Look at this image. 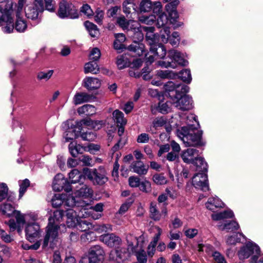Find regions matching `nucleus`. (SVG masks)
I'll return each instance as SVG.
<instances>
[{"mask_svg": "<svg viewBox=\"0 0 263 263\" xmlns=\"http://www.w3.org/2000/svg\"><path fill=\"white\" fill-rule=\"evenodd\" d=\"M64 215L63 210H56L53 215L49 218L48 224L46 227V235L43 239L42 248H46L49 245L53 248L58 241V230L61 228L65 229V224H60Z\"/></svg>", "mask_w": 263, "mask_h": 263, "instance_id": "obj_1", "label": "nucleus"}, {"mask_svg": "<svg viewBox=\"0 0 263 263\" xmlns=\"http://www.w3.org/2000/svg\"><path fill=\"white\" fill-rule=\"evenodd\" d=\"M178 137L183 141L185 146H195L203 144L201 137L202 132L192 127V125L183 126L178 130Z\"/></svg>", "mask_w": 263, "mask_h": 263, "instance_id": "obj_2", "label": "nucleus"}, {"mask_svg": "<svg viewBox=\"0 0 263 263\" xmlns=\"http://www.w3.org/2000/svg\"><path fill=\"white\" fill-rule=\"evenodd\" d=\"M13 13V3L8 1L5 5V9L0 11V26L5 33H11L15 28L12 17Z\"/></svg>", "mask_w": 263, "mask_h": 263, "instance_id": "obj_3", "label": "nucleus"}, {"mask_svg": "<svg viewBox=\"0 0 263 263\" xmlns=\"http://www.w3.org/2000/svg\"><path fill=\"white\" fill-rule=\"evenodd\" d=\"M105 252L99 245L91 247L87 254L81 257L79 263H102L104 259Z\"/></svg>", "mask_w": 263, "mask_h": 263, "instance_id": "obj_4", "label": "nucleus"}, {"mask_svg": "<svg viewBox=\"0 0 263 263\" xmlns=\"http://www.w3.org/2000/svg\"><path fill=\"white\" fill-rule=\"evenodd\" d=\"M188 62L184 59L181 53L175 50H171L168 52V55L164 61H160L159 64L161 67L175 68L177 64L186 66Z\"/></svg>", "mask_w": 263, "mask_h": 263, "instance_id": "obj_5", "label": "nucleus"}, {"mask_svg": "<svg viewBox=\"0 0 263 263\" xmlns=\"http://www.w3.org/2000/svg\"><path fill=\"white\" fill-rule=\"evenodd\" d=\"M133 39L134 42L128 47V50L132 52L133 56L140 57L146 54L144 45L140 42L143 39V34L140 28L129 34Z\"/></svg>", "mask_w": 263, "mask_h": 263, "instance_id": "obj_6", "label": "nucleus"}, {"mask_svg": "<svg viewBox=\"0 0 263 263\" xmlns=\"http://www.w3.org/2000/svg\"><path fill=\"white\" fill-rule=\"evenodd\" d=\"M57 15L62 19H76L79 17L78 9L70 2L62 0L59 3Z\"/></svg>", "mask_w": 263, "mask_h": 263, "instance_id": "obj_7", "label": "nucleus"}, {"mask_svg": "<svg viewBox=\"0 0 263 263\" xmlns=\"http://www.w3.org/2000/svg\"><path fill=\"white\" fill-rule=\"evenodd\" d=\"M83 173L86 178L91 180L95 185H102L108 181L106 173L103 169H95L91 171L88 168H84Z\"/></svg>", "mask_w": 263, "mask_h": 263, "instance_id": "obj_8", "label": "nucleus"}, {"mask_svg": "<svg viewBox=\"0 0 263 263\" xmlns=\"http://www.w3.org/2000/svg\"><path fill=\"white\" fill-rule=\"evenodd\" d=\"M163 89L166 92L175 91V96L174 99H192V97L187 94L190 88L188 86L183 85L181 88L179 86H176L172 81H168L163 85Z\"/></svg>", "mask_w": 263, "mask_h": 263, "instance_id": "obj_9", "label": "nucleus"}, {"mask_svg": "<svg viewBox=\"0 0 263 263\" xmlns=\"http://www.w3.org/2000/svg\"><path fill=\"white\" fill-rule=\"evenodd\" d=\"M26 16L31 20H36L40 13L44 10L43 0H34L33 3L28 4L25 7Z\"/></svg>", "mask_w": 263, "mask_h": 263, "instance_id": "obj_10", "label": "nucleus"}, {"mask_svg": "<svg viewBox=\"0 0 263 263\" xmlns=\"http://www.w3.org/2000/svg\"><path fill=\"white\" fill-rule=\"evenodd\" d=\"M52 205L54 208H57L62 204L69 207H74L78 202L72 196H69L66 198V195L63 194H55L51 200Z\"/></svg>", "mask_w": 263, "mask_h": 263, "instance_id": "obj_11", "label": "nucleus"}, {"mask_svg": "<svg viewBox=\"0 0 263 263\" xmlns=\"http://www.w3.org/2000/svg\"><path fill=\"white\" fill-rule=\"evenodd\" d=\"M130 254L127 248L122 246L115 248L110 251L109 254L110 259L117 263H123L127 260Z\"/></svg>", "mask_w": 263, "mask_h": 263, "instance_id": "obj_12", "label": "nucleus"}, {"mask_svg": "<svg viewBox=\"0 0 263 263\" xmlns=\"http://www.w3.org/2000/svg\"><path fill=\"white\" fill-rule=\"evenodd\" d=\"M52 188L54 191L60 192L64 190L66 192L72 191V187L62 174H58L54 178Z\"/></svg>", "mask_w": 263, "mask_h": 263, "instance_id": "obj_13", "label": "nucleus"}, {"mask_svg": "<svg viewBox=\"0 0 263 263\" xmlns=\"http://www.w3.org/2000/svg\"><path fill=\"white\" fill-rule=\"evenodd\" d=\"M25 233L26 239L30 242H33L40 237L42 231L37 223H28L25 228Z\"/></svg>", "mask_w": 263, "mask_h": 263, "instance_id": "obj_14", "label": "nucleus"}, {"mask_svg": "<svg viewBox=\"0 0 263 263\" xmlns=\"http://www.w3.org/2000/svg\"><path fill=\"white\" fill-rule=\"evenodd\" d=\"M192 184L196 189L202 191L209 190L208 176L205 173H198L195 175L192 178Z\"/></svg>", "mask_w": 263, "mask_h": 263, "instance_id": "obj_15", "label": "nucleus"}, {"mask_svg": "<svg viewBox=\"0 0 263 263\" xmlns=\"http://www.w3.org/2000/svg\"><path fill=\"white\" fill-rule=\"evenodd\" d=\"M100 240L110 248H116L122 245V240L114 233H107L102 235Z\"/></svg>", "mask_w": 263, "mask_h": 263, "instance_id": "obj_16", "label": "nucleus"}, {"mask_svg": "<svg viewBox=\"0 0 263 263\" xmlns=\"http://www.w3.org/2000/svg\"><path fill=\"white\" fill-rule=\"evenodd\" d=\"M259 247L254 243L249 242L246 246L242 247L238 252V256L239 259H244L249 258L252 254H260Z\"/></svg>", "mask_w": 263, "mask_h": 263, "instance_id": "obj_17", "label": "nucleus"}, {"mask_svg": "<svg viewBox=\"0 0 263 263\" xmlns=\"http://www.w3.org/2000/svg\"><path fill=\"white\" fill-rule=\"evenodd\" d=\"M149 216L155 221H159L162 216L165 217L167 214V211L165 207H164L161 212L158 210L157 203L155 202H152L149 206Z\"/></svg>", "mask_w": 263, "mask_h": 263, "instance_id": "obj_18", "label": "nucleus"}, {"mask_svg": "<svg viewBox=\"0 0 263 263\" xmlns=\"http://www.w3.org/2000/svg\"><path fill=\"white\" fill-rule=\"evenodd\" d=\"M71 121H67L66 124H67L69 126L70 125V127L65 132L64 134V138L66 142H70L76 138H77L79 134L81 133V130L78 129L77 126H75V123L73 124Z\"/></svg>", "mask_w": 263, "mask_h": 263, "instance_id": "obj_19", "label": "nucleus"}, {"mask_svg": "<svg viewBox=\"0 0 263 263\" xmlns=\"http://www.w3.org/2000/svg\"><path fill=\"white\" fill-rule=\"evenodd\" d=\"M199 156V152L198 150L193 148H190L183 151L181 157L184 162L188 164H193Z\"/></svg>", "mask_w": 263, "mask_h": 263, "instance_id": "obj_20", "label": "nucleus"}, {"mask_svg": "<svg viewBox=\"0 0 263 263\" xmlns=\"http://www.w3.org/2000/svg\"><path fill=\"white\" fill-rule=\"evenodd\" d=\"M92 190L88 187L86 185L80 183L79 185L77 186L76 189L74 191L73 195H72L76 198L83 197L88 198L92 196Z\"/></svg>", "mask_w": 263, "mask_h": 263, "instance_id": "obj_21", "label": "nucleus"}, {"mask_svg": "<svg viewBox=\"0 0 263 263\" xmlns=\"http://www.w3.org/2000/svg\"><path fill=\"white\" fill-rule=\"evenodd\" d=\"M142 28L146 32L145 38L150 47L159 44V36L154 33L155 28L154 27H143Z\"/></svg>", "mask_w": 263, "mask_h": 263, "instance_id": "obj_22", "label": "nucleus"}, {"mask_svg": "<svg viewBox=\"0 0 263 263\" xmlns=\"http://www.w3.org/2000/svg\"><path fill=\"white\" fill-rule=\"evenodd\" d=\"M179 1L176 0L167 4L165 6V8L170 17V21L172 23L176 21L178 17V14L176 10V7L178 5Z\"/></svg>", "mask_w": 263, "mask_h": 263, "instance_id": "obj_23", "label": "nucleus"}, {"mask_svg": "<svg viewBox=\"0 0 263 263\" xmlns=\"http://www.w3.org/2000/svg\"><path fill=\"white\" fill-rule=\"evenodd\" d=\"M133 172L139 175H145L147 174L149 166L145 165L144 163L140 161H136L133 162L131 165Z\"/></svg>", "mask_w": 263, "mask_h": 263, "instance_id": "obj_24", "label": "nucleus"}, {"mask_svg": "<svg viewBox=\"0 0 263 263\" xmlns=\"http://www.w3.org/2000/svg\"><path fill=\"white\" fill-rule=\"evenodd\" d=\"M127 243V250H130L132 252H137L140 247H142V244L139 243L137 238L132 235H128L126 237Z\"/></svg>", "mask_w": 263, "mask_h": 263, "instance_id": "obj_25", "label": "nucleus"}, {"mask_svg": "<svg viewBox=\"0 0 263 263\" xmlns=\"http://www.w3.org/2000/svg\"><path fill=\"white\" fill-rule=\"evenodd\" d=\"M83 86L88 90L99 88L101 86L99 79L93 77H86L83 81Z\"/></svg>", "mask_w": 263, "mask_h": 263, "instance_id": "obj_26", "label": "nucleus"}, {"mask_svg": "<svg viewBox=\"0 0 263 263\" xmlns=\"http://www.w3.org/2000/svg\"><path fill=\"white\" fill-rule=\"evenodd\" d=\"M173 105L178 109L181 110H189L193 107L192 100H173Z\"/></svg>", "mask_w": 263, "mask_h": 263, "instance_id": "obj_27", "label": "nucleus"}, {"mask_svg": "<svg viewBox=\"0 0 263 263\" xmlns=\"http://www.w3.org/2000/svg\"><path fill=\"white\" fill-rule=\"evenodd\" d=\"M149 50L155 57H157V58L159 59H163L166 53V49L164 46L160 43L150 47Z\"/></svg>", "mask_w": 263, "mask_h": 263, "instance_id": "obj_28", "label": "nucleus"}, {"mask_svg": "<svg viewBox=\"0 0 263 263\" xmlns=\"http://www.w3.org/2000/svg\"><path fill=\"white\" fill-rule=\"evenodd\" d=\"M223 204L222 201L217 197L209 198L205 204L206 208L212 211H214L217 208H222Z\"/></svg>", "mask_w": 263, "mask_h": 263, "instance_id": "obj_29", "label": "nucleus"}, {"mask_svg": "<svg viewBox=\"0 0 263 263\" xmlns=\"http://www.w3.org/2000/svg\"><path fill=\"white\" fill-rule=\"evenodd\" d=\"M86 177L83 172L81 173L77 169L72 170L69 174V178L71 183L79 182Z\"/></svg>", "mask_w": 263, "mask_h": 263, "instance_id": "obj_30", "label": "nucleus"}, {"mask_svg": "<svg viewBox=\"0 0 263 263\" xmlns=\"http://www.w3.org/2000/svg\"><path fill=\"white\" fill-rule=\"evenodd\" d=\"M112 118L117 125L126 124L127 120L124 118L123 113L118 109L112 112Z\"/></svg>", "mask_w": 263, "mask_h": 263, "instance_id": "obj_31", "label": "nucleus"}, {"mask_svg": "<svg viewBox=\"0 0 263 263\" xmlns=\"http://www.w3.org/2000/svg\"><path fill=\"white\" fill-rule=\"evenodd\" d=\"M218 228L221 230H226L227 232H234L239 229V226L235 221H231L229 222L221 223L218 225Z\"/></svg>", "mask_w": 263, "mask_h": 263, "instance_id": "obj_32", "label": "nucleus"}, {"mask_svg": "<svg viewBox=\"0 0 263 263\" xmlns=\"http://www.w3.org/2000/svg\"><path fill=\"white\" fill-rule=\"evenodd\" d=\"M95 61H91L85 64L84 71L85 73H91L97 74L100 71L98 64Z\"/></svg>", "mask_w": 263, "mask_h": 263, "instance_id": "obj_33", "label": "nucleus"}, {"mask_svg": "<svg viewBox=\"0 0 263 263\" xmlns=\"http://www.w3.org/2000/svg\"><path fill=\"white\" fill-rule=\"evenodd\" d=\"M234 216V213L231 210H227L222 212L212 214L211 217L214 220L231 218Z\"/></svg>", "mask_w": 263, "mask_h": 263, "instance_id": "obj_34", "label": "nucleus"}, {"mask_svg": "<svg viewBox=\"0 0 263 263\" xmlns=\"http://www.w3.org/2000/svg\"><path fill=\"white\" fill-rule=\"evenodd\" d=\"M165 100H161L157 106V110L162 114H166L171 110V107L173 102L170 101H164Z\"/></svg>", "mask_w": 263, "mask_h": 263, "instance_id": "obj_35", "label": "nucleus"}, {"mask_svg": "<svg viewBox=\"0 0 263 263\" xmlns=\"http://www.w3.org/2000/svg\"><path fill=\"white\" fill-rule=\"evenodd\" d=\"M193 164L196 166L199 171L206 172L208 171V164L202 157L198 156Z\"/></svg>", "mask_w": 263, "mask_h": 263, "instance_id": "obj_36", "label": "nucleus"}, {"mask_svg": "<svg viewBox=\"0 0 263 263\" xmlns=\"http://www.w3.org/2000/svg\"><path fill=\"white\" fill-rule=\"evenodd\" d=\"M84 24L91 37H96L99 34V29L95 24L88 21H85Z\"/></svg>", "mask_w": 263, "mask_h": 263, "instance_id": "obj_37", "label": "nucleus"}, {"mask_svg": "<svg viewBox=\"0 0 263 263\" xmlns=\"http://www.w3.org/2000/svg\"><path fill=\"white\" fill-rule=\"evenodd\" d=\"M96 124V122H94L90 119H83L80 121L75 122V126H77L78 129L82 130L84 127H94V124Z\"/></svg>", "mask_w": 263, "mask_h": 263, "instance_id": "obj_38", "label": "nucleus"}, {"mask_svg": "<svg viewBox=\"0 0 263 263\" xmlns=\"http://www.w3.org/2000/svg\"><path fill=\"white\" fill-rule=\"evenodd\" d=\"M14 27L17 32H24L27 27L26 20L21 17H16Z\"/></svg>", "mask_w": 263, "mask_h": 263, "instance_id": "obj_39", "label": "nucleus"}, {"mask_svg": "<svg viewBox=\"0 0 263 263\" xmlns=\"http://www.w3.org/2000/svg\"><path fill=\"white\" fill-rule=\"evenodd\" d=\"M14 211V207L11 204L4 203L0 205V211L9 217L12 216Z\"/></svg>", "mask_w": 263, "mask_h": 263, "instance_id": "obj_40", "label": "nucleus"}, {"mask_svg": "<svg viewBox=\"0 0 263 263\" xmlns=\"http://www.w3.org/2000/svg\"><path fill=\"white\" fill-rule=\"evenodd\" d=\"M79 114H84L89 116L95 112V108L93 106L89 104H85L78 109Z\"/></svg>", "mask_w": 263, "mask_h": 263, "instance_id": "obj_41", "label": "nucleus"}, {"mask_svg": "<svg viewBox=\"0 0 263 263\" xmlns=\"http://www.w3.org/2000/svg\"><path fill=\"white\" fill-rule=\"evenodd\" d=\"M245 237L242 233H234L232 235L228 236L226 239V243L228 245H235L240 241V237Z\"/></svg>", "mask_w": 263, "mask_h": 263, "instance_id": "obj_42", "label": "nucleus"}, {"mask_svg": "<svg viewBox=\"0 0 263 263\" xmlns=\"http://www.w3.org/2000/svg\"><path fill=\"white\" fill-rule=\"evenodd\" d=\"M177 78H179L184 82L186 83H190L192 81L191 71L187 69H184L180 71L179 74H177Z\"/></svg>", "mask_w": 263, "mask_h": 263, "instance_id": "obj_43", "label": "nucleus"}, {"mask_svg": "<svg viewBox=\"0 0 263 263\" xmlns=\"http://www.w3.org/2000/svg\"><path fill=\"white\" fill-rule=\"evenodd\" d=\"M157 76L162 79H174L177 77V74L168 70H158Z\"/></svg>", "mask_w": 263, "mask_h": 263, "instance_id": "obj_44", "label": "nucleus"}, {"mask_svg": "<svg viewBox=\"0 0 263 263\" xmlns=\"http://www.w3.org/2000/svg\"><path fill=\"white\" fill-rule=\"evenodd\" d=\"M123 11L127 15L132 12L136 11L135 5L130 0L125 1L123 4Z\"/></svg>", "mask_w": 263, "mask_h": 263, "instance_id": "obj_45", "label": "nucleus"}, {"mask_svg": "<svg viewBox=\"0 0 263 263\" xmlns=\"http://www.w3.org/2000/svg\"><path fill=\"white\" fill-rule=\"evenodd\" d=\"M162 29L160 31V36L159 39L162 42L166 43L169 41L170 37V28L168 27H162Z\"/></svg>", "mask_w": 263, "mask_h": 263, "instance_id": "obj_46", "label": "nucleus"}, {"mask_svg": "<svg viewBox=\"0 0 263 263\" xmlns=\"http://www.w3.org/2000/svg\"><path fill=\"white\" fill-rule=\"evenodd\" d=\"M153 2L151 0H142L139 5L141 12H148L152 10Z\"/></svg>", "mask_w": 263, "mask_h": 263, "instance_id": "obj_47", "label": "nucleus"}, {"mask_svg": "<svg viewBox=\"0 0 263 263\" xmlns=\"http://www.w3.org/2000/svg\"><path fill=\"white\" fill-rule=\"evenodd\" d=\"M93 229L98 233H106L112 230V226L109 224H97L93 226Z\"/></svg>", "mask_w": 263, "mask_h": 263, "instance_id": "obj_48", "label": "nucleus"}, {"mask_svg": "<svg viewBox=\"0 0 263 263\" xmlns=\"http://www.w3.org/2000/svg\"><path fill=\"white\" fill-rule=\"evenodd\" d=\"M153 180L157 185H164L168 182V180L163 173L154 174L153 176Z\"/></svg>", "mask_w": 263, "mask_h": 263, "instance_id": "obj_49", "label": "nucleus"}, {"mask_svg": "<svg viewBox=\"0 0 263 263\" xmlns=\"http://www.w3.org/2000/svg\"><path fill=\"white\" fill-rule=\"evenodd\" d=\"M168 17L164 12L160 13L158 15L157 21V26L158 28L166 27V25L168 22Z\"/></svg>", "mask_w": 263, "mask_h": 263, "instance_id": "obj_50", "label": "nucleus"}, {"mask_svg": "<svg viewBox=\"0 0 263 263\" xmlns=\"http://www.w3.org/2000/svg\"><path fill=\"white\" fill-rule=\"evenodd\" d=\"M90 226H91V224L87 220L81 219L80 218L79 222L77 224L76 228L77 230H79L80 231L85 232L89 229Z\"/></svg>", "mask_w": 263, "mask_h": 263, "instance_id": "obj_51", "label": "nucleus"}, {"mask_svg": "<svg viewBox=\"0 0 263 263\" xmlns=\"http://www.w3.org/2000/svg\"><path fill=\"white\" fill-rule=\"evenodd\" d=\"M127 138L121 137L120 138L118 142L115 144V145L111 149V153L113 155L115 153L117 152L120 148H122L126 143Z\"/></svg>", "mask_w": 263, "mask_h": 263, "instance_id": "obj_52", "label": "nucleus"}, {"mask_svg": "<svg viewBox=\"0 0 263 263\" xmlns=\"http://www.w3.org/2000/svg\"><path fill=\"white\" fill-rule=\"evenodd\" d=\"M138 261L140 263H146L147 262V255L142 247H140L137 252H135Z\"/></svg>", "mask_w": 263, "mask_h": 263, "instance_id": "obj_53", "label": "nucleus"}, {"mask_svg": "<svg viewBox=\"0 0 263 263\" xmlns=\"http://www.w3.org/2000/svg\"><path fill=\"white\" fill-rule=\"evenodd\" d=\"M167 123L166 119L163 117H157L153 121L152 124L153 127L157 129L165 125Z\"/></svg>", "mask_w": 263, "mask_h": 263, "instance_id": "obj_54", "label": "nucleus"}, {"mask_svg": "<svg viewBox=\"0 0 263 263\" xmlns=\"http://www.w3.org/2000/svg\"><path fill=\"white\" fill-rule=\"evenodd\" d=\"M30 185V181L26 179L20 183L19 198H21L24 195L27 189Z\"/></svg>", "mask_w": 263, "mask_h": 263, "instance_id": "obj_55", "label": "nucleus"}, {"mask_svg": "<svg viewBox=\"0 0 263 263\" xmlns=\"http://www.w3.org/2000/svg\"><path fill=\"white\" fill-rule=\"evenodd\" d=\"M140 28V26L137 22L130 20H129V24H128V26L125 30L129 32L130 34V33L136 31Z\"/></svg>", "mask_w": 263, "mask_h": 263, "instance_id": "obj_56", "label": "nucleus"}, {"mask_svg": "<svg viewBox=\"0 0 263 263\" xmlns=\"http://www.w3.org/2000/svg\"><path fill=\"white\" fill-rule=\"evenodd\" d=\"M81 147L80 145H77L76 143L71 142L69 145V151L71 155L75 157L80 153Z\"/></svg>", "mask_w": 263, "mask_h": 263, "instance_id": "obj_57", "label": "nucleus"}, {"mask_svg": "<svg viewBox=\"0 0 263 263\" xmlns=\"http://www.w3.org/2000/svg\"><path fill=\"white\" fill-rule=\"evenodd\" d=\"M8 188L5 183H0V202L7 198L8 196Z\"/></svg>", "mask_w": 263, "mask_h": 263, "instance_id": "obj_58", "label": "nucleus"}, {"mask_svg": "<svg viewBox=\"0 0 263 263\" xmlns=\"http://www.w3.org/2000/svg\"><path fill=\"white\" fill-rule=\"evenodd\" d=\"M12 215L15 217L17 225H24L25 222L24 215L22 214L19 211L15 210Z\"/></svg>", "mask_w": 263, "mask_h": 263, "instance_id": "obj_59", "label": "nucleus"}, {"mask_svg": "<svg viewBox=\"0 0 263 263\" xmlns=\"http://www.w3.org/2000/svg\"><path fill=\"white\" fill-rule=\"evenodd\" d=\"M101 57V52L99 48H93L89 54V59L93 61H97Z\"/></svg>", "mask_w": 263, "mask_h": 263, "instance_id": "obj_60", "label": "nucleus"}, {"mask_svg": "<svg viewBox=\"0 0 263 263\" xmlns=\"http://www.w3.org/2000/svg\"><path fill=\"white\" fill-rule=\"evenodd\" d=\"M10 254V249L5 245H0V263L3 260L4 256L8 257Z\"/></svg>", "mask_w": 263, "mask_h": 263, "instance_id": "obj_61", "label": "nucleus"}, {"mask_svg": "<svg viewBox=\"0 0 263 263\" xmlns=\"http://www.w3.org/2000/svg\"><path fill=\"white\" fill-rule=\"evenodd\" d=\"M80 136L83 140L88 141H93L96 138L95 133L91 132L82 133L81 134Z\"/></svg>", "mask_w": 263, "mask_h": 263, "instance_id": "obj_62", "label": "nucleus"}, {"mask_svg": "<svg viewBox=\"0 0 263 263\" xmlns=\"http://www.w3.org/2000/svg\"><path fill=\"white\" fill-rule=\"evenodd\" d=\"M53 72L52 70H49L47 71H41L37 74V79L39 80H47L50 79Z\"/></svg>", "mask_w": 263, "mask_h": 263, "instance_id": "obj_63", "label": "nucleus"}, {"mask_svg": "<svg viewBox=\"0 0 263 263\" xmlns=\"http://www.w3.org/2000/svg\"><path fill=\"white\" fill-rule=\"evenodd\" d=\"M81 12L90 17L93 15V12L89 5L88 4L83 5L81 8Z\"/></svg>", "mask_w": 263, "mask_h": 263, "instance_id": "obj_64", "label": "nucleus"}]
</instances>
